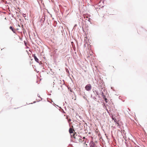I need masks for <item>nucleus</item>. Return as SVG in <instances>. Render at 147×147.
Here are the masks:
<instances>
[{"label": "nucleus", "instance_id": "nucleus-1", "mask_svg": "<svg viewBox=\"0 0 147 147\" xmlns=\"http://www.w3.org/2000/svg\"><path fill=\"white\" fill-rule=\"evenodd\" d=\"M92 88V86L91 85L88 84H87L85 87V89L88 91H89L91 90Z\"/></svg>", "mask_w": 147, "mask_h": 147}, {"label": "nucleus", "instance_id": "nucleus-2", "mask_svg": "<svg viewBox=\"0 0 147 147\" xmlns=\"http://www.w3.org/2000/svg\"><path fill=\"white\" fill-rule=\"evenodd\" d=\"M32 56L34 57L35 61L37 62H38V59L35 56V54L32 55Z\"/></svg>", "mask_w": 147, "mask_h": 147}, {"label": "nucleus", "instance_id": "nucleus-3", "mask_svg": "<svg viewBox=\"0 0 147 147\" xmlns=\"http://www.w3.org/2000/svg\"><path fill=\"white\" fill-rule=\"evenodd\" d=\"M9 28L12 30V31L13 32V33H15V29L13 28V27L12 26H10L9 27Z\"/></svg>", "mask_w": 147, "mask_h": 147}, {"label": "nucleus", "instance_id": "nucleus-4", "mask_svg": "<svg viewBox=\"0 0 147 147\" xmlns=\"http://www.w3.org/2000/svg\"><path fill=\"white\" fill-rule=\"evenodd\" d=\"M69 132L70 134L73 133V131H74V130L72 128H70L69 129Z\"/></svg>", "mask_w": 147, "mask_h": 147}, {"label": "nucleus", "instance_id": "nucleus-5", "mask_svg": "<svg viewBox=\"0 0 147 147\" xmlns=\"http://www.w3.org/2000/svg\"><path fill=\"white\" fill-rule=\"evenodd\" d=\"M90 147H96L95 145L93 143L90 144Z\"/></svg>", "mask_w": 147, "mask_h": 147}, {"label": "nucleus", "instance_id": "nucleus-6", "mask_svg": "<svg viewBox=\"0 0 147 147\" xmlns=\"http://www.w3.org/2000/svg\"><path fill=\"white\" fill-rule=\"evenodd\" d=\"M83 143L84 144V146L86 147H87V144H86V141L85 140H83Z\"/></svg>", "mask_w": 147, "mask_h": 147}, {"label": "nucleus", "instance_id": "nucleus-7", "mask_svg": "<svg viewBox=\"0 0 147 147\" xmlns=\"http://www.w3.org/2000/svg\"><path fill=\"white\" fill-rule=\"evenodd\" d=\"M73 137H74V138L76 139V137H79V136H77V135H76V136H75V134H74V135H73Z\"/></svg>", "mask_w": 147, "mask_h": 147}, {"label": "nucleus", "instance_id": "nucleus-8", "mask_svg": "<svg viewBox=\"0 0 147 147\" xmlns=\"http://www.w3.org/2000/svg\"><path fill=\"white\" fill-rule=\"evenodd\" d=\"M92 52L90 54V55H92Z\"/></svg>", "mask_w": 147, "mask_h": 147}, {"label": "nucleus", "instance_id": "nucleus-9", "mask_svg": "<svg viewBox=\"0 0 147 147\" xmlns=\"http://www.w3.org/2000/svg\"><path fill=\"white\" fill-rule=\"evenodd\" d=\"M105 101H106V100H107V99L106 98L105 99Z\"/></svg>", "mask_w": 147, "mask_h": 147}, {"label": "nucleus", "instance_id": "nucleus-10", "mask_svg": "<svg viewBox=\"0 0 147 147\" xmlns=\"http://www.w3.org/2000/svg\"><path fill=\"white\" fill-rule=\"evenodd\" d=\"M69 121H71V120H70V119H69Z\"/></svg>", "mask_w": 147, "mask_h": 147}, {"label": "nucleus", "instance_id": "nucleus-11", "mask_svg": "<svg viewBox=\"0 0 147 147\" xmlns=\"http://www.w3.org/2000/svg\"><path fill=\"white\" fill-rule=\"evenodd\" d=\"M83 138L84 139H85V137H84Z\"/></svg>", "mask_w": 147, "mask_h": 147}]
</instances>
